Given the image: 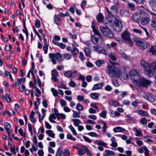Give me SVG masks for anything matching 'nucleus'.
Listing matches in <instances>:
<instances>
[{"mask_svg": "<svg viewBox=\"0 0 156 156\" xmlns=\"http://www.w3.org/2000/svg\"><path fill=\"white\" fill-rule=\"evenodd\" d=\"M140 65L146 73V75L150 77L153 76L156 72V61L150 63L142 59L140 62Z\"/></svg>", "mask_w": 156, "mask_h": 156, "instance_id": "f257e3e1", "label": "nucleus"}, {"mask_svg": "<svg viewBox=\"0 0 156 156\" xmlns=\"http://www.w3.org/2000/svg\"><path fill=\"white\" fill-rule=\"evenodd\" d=\"M49 57L51 61L53 64H56L57 62L55 59L58 62L59 60L63 61L64 59L67 60L70 59L71 58V54L68 53H64L62 55L59 53L57 52L55 53H50L49 54Z\"/></svg>", "mask_w": 156, "mask_h": 156, "instance_id": "f03ea898", "label": "nucleus"}, {"mask_svg": "<svg viewBox=\"0 0 156 156\" xmlns=\"http://www.w3.org/2000/svg\"><path fill=\"white\" fill-rule=\"evenodd\" d=\"M91 28L94 34L91 37L93 42L95 44L101 45L103 42V39L101 37L100 33L98 30V27L96 26L95 22H92Z\"/></svg>", "mask_w": 156, "mask_h": 156, "instance_id": "7ed1b4c3", "label": "nucleus"}, {"mask_svg": "<svg viewBox=\"0 0 156 156\" xmlns=\"http://www.w3.org/2000/svg\"><path fill=\"white\" fill-rule=\"evenodd\" d=\"M107 68V69L106 70V72L111 77L118 78L121 75L122 72L118 68L110 65L108 66Z\"/></svg>", "mask_w": 156, "mask_h": 156, "instance_id": "20e7f679", "label": "nucleus"}, {"mask_svg": "<svg viewBox=\"0 0 156 156\" xmlns=\"http://www.w3.org/2000/svg\"><path fill=\"white\" fill-rule=\"evenodd\" d=\"M134 41L136 45L141 49H144L150 46V44L141 38H135Z\"/></svg>", "mask_w": 156, "mask_h": 156, "instance_id": "39448f33", "label": "nucleus"}, {"mask_svg": "<svg viewBox=\"0 0 156 156\" xmlns=\"http://www.w3.org/2000/svg\"><path fill=\"white\" fill-rule=\"evenodd\" d=\"M151 83V81L146 78L140 77L136 83L140 87L146 88L148 87Z\"/></svg>", "mask_w": 156, "mask_h": 156, "instance_id": "423d86ee", "label": "nucleus"}, {"mask_svg": "<svg viewBox=\"0 0 156 156\" xmlns=\"http://www.w3.org/2000/svg\"><path fill=\"white\" fill-rule=\"evenodd\" d=\"M113 28L114 30L117 32H120L122 30L123 25L121 21L119 18L117 17L115 19Z\"/></svg>", "mask_w": 156, "mask_h": 156, "instance_id": "0eeeda50", "label": "nucleus"}, {"mask_svg": "<svg viewBox=\"0 0 156 156\" xmlns=\"http://www.w3.org/2000/svg\"><path fill=\"white\" fill-rule=\"evenodd\" d=\"M130 76L131 79L135 83H136L140 78L139 73L135 69H133L130 71Z\"/></svg>", "mask_w": 156, "mask_h": 156, "instance_id": "6e6552de", "label": "nucleus"}, {"mask_svg": "<svg viewBox=\"0 0 156 156\" xmlns=\"http://www.w3.org/2000/svg\"><path fill=\"white\" fill-rule=\"evenodd\" d=\"M101 30L105 36L110 38L114 37V35L113 33L108 27H102L101 28Z\"/></svg>", "mask_w": 156, "mask_h": 156, "instance_id": "1a4fd4ad", "label": "nucleus"}, {"mask_svg": "<svg viewBox=\"0 0 156 156\" xmlns=\"http://www.w3.org/2000/svg\"><path fill=\"white\" fill-rule=\"evenodd\" d=\"M64 75L68 78H75L78 76V72L76 70H74L73 71L68 70L64 73Z\"/></svg>", "mask_w": 156, "mask_h": 156, "instance_id": "9d476101", "label": "nucleus"}, {"mask_svg": "<svg viewBox=\"0 0 156 156\" xmlns=\"http://www.w3.org/2000/svg\"><path fill=\"white\" fill-rule=\"evenodd\" d=\"M121 37L124 40L128 41L131 44L133 43V41L130 38L129 34L127 31H125L122 34Z\"/></svg>", "mask_w": 156, "mask_h": 156, "instance_id": "9b49d317", "label": "nucleus"}, {"mask_svg": "<svg viewBox=\"0 0 156 156\" xmlns=\"http://www.w3.org/2000/svg\"><path fill=\"white\" fill-rule=\"evenodd\" d=\"M150 21V19L147 16L142 17L140 19V22L143 25H146L148 24Z\"/></svg>", "mask_w": 156, "mask_h": 156, "instance_id": "f8f14e48", "label": "nucleus"}, {"mask_svg": "<svg viewBox=\"0 0 156 156\" xmlns=\"http://www.w3.org/2000/svg\"><path fill=\"white\" fill-rule=\"evenodd\" d=\"M83 148V149L81 148H77V154L78 156H81L86 153V150L85 147H87L86 146L83 145L81 146Z\"/></svg>", "mask_w": 156, "mask_h": 156, "instance_id": "ddd939ff", "label": "nucleus"}, {"mask_svg": "<svg viewBox=\"0 0 156 156\" xmlns=\"http://www.w3.org/2000/svg\"><path fill=\"white\" fill-rule=\"evenodd\" d=\"M52 77L51 79L55 81H58L57 76L58 75V72L55 69L53 70L51 72Z\"/></svg>", "mask_w": 156, "mask_h": 156, "instance_id": "4468645a", "label": "nucleus"}, {"mask_svg": "<svg viewBox=\"0 0 156 156\" xmlns=\"http://www.w3.org/2000/svg\"><path fill=\"white\" fill-rule=\"evenodd\" d=\"M54 21L57 25H59L62 22L61 18L58 15H55L54 17Z\"/></svg>", "mask_w": 156, "mask_h": 156, "instance_id": "2eb2a0df", "label": "nucleus"}, {"mask_svg": "<svg viewBox=\"0 0 156 156\" xmlns=\"http://www.w3.org/2000/svg\"><path fill=\"white\" fill-rule=\"evenodd\" d=\"M105 84V83L102 82L101 83H97L95 84L92 88L93 90H97L99 89Z\"/></svg>", "mask_w": 156, "mask_h": 156, "instance_id": "dca6fc26", "label": "nucleus"}, {"mask_svg": "<svg viewBox=\"0 0 156 156\" xmlns=\"http://www.w3.org/2000/svg\"><path fill=\"white\" fill-rule=\"evenodd\" d=\"M151 26L152 30L156 31V19L153 18L151 20Z\"/></svg>", "mask_w": 156, "mask_h": 156, "instance_id": "f3484780", "label": "nucleus"}, {"mask_svg": "<svg viewBox=\"0 0 156 156\" xmlns=\"http://www.w3.org/2000/svg\"><path fill=\"white\" fill-rule=\"evenodd\" d=\"M136 112L139 115L147 117L149 115V114L147 112L143 110H137Z\"/></svg>", "mask_w": 156, "mask_h": 156, "instance_id": "a211bd4d", "label": "nucleus"}, {"mask_svg": "<svg viewBox=\"0 0 156 156\" xmlns=\"http://www.w3.org/2000/svg\"><path fill=\"white\" fill-rule=\"evenodd\" d=\"M131 18L132 19V20L134 22L136 23L139 22L140 20V16L137 14H135L133 15L131 17Z\"/></svg>", "mask_w": 156, "mask_h": 156, "instance_id": "6ab92c4d", "label": "nucleus"}, {"mask_svg": "<svg viewBox=\"0 0 156 156\" xmlns=\"http://www.w3.org/2000/svg\"><path fill=\"white\" fill-rule=\"evenodd\" d=\"M113 130L115 133L122 132L126 131V130L124 128L118 126L113 128Z\"/></svg>", "mask_w": 156, "mask_h": 156, "instance_id": "aec40b11", "label": "nucleus"}, {"mask_svg": "<svg viewBox=\"0 0 156 156\" xmlns=\"http://www.w3.org/2000/svg\"><path fill=\"white\" fill-rule=\"evenodd\" d=\"M96 19L99 22H103L104 20L103 15L101 13H99L96 16Z\"/></svg>", "mask_w": 156, "mask_h": 156, "instance_id": "412c9836", "label": "nucleus"}, {"mask_svg": "<svg viewBox=\"0 0 156 156\" xmlns=\"http://www.w3.org/2000/svg\"><path fill=\"white\" fill-rule=\"evenodd\" d=\"M84 51L86 56L87 57H90L91 51L90 48L85 47Z\"/></svg>", "mask_w": 156, "mask_h": 156, "instance_id": "4be33fe9", "label": "nucleus"}, {"mask_svg": "<svg viewBox=\"0 0 156 156\" xmlns=\"http://www.w3.org/2000/svg\"><path fill=\"white\" fill-rule=\"evenodd\" d=\"M35 115V112L33 111H32L30 115V120L32 122H36L34 116Z\"/></svg>", "mask_w": 156, "mask_h": 156, "instance_id": "5701e85b", "label": "nucleus"}, {"mask_svg": "<svg viewBox=\"0 0 156 156\" xmlns=\"http://www.w3.org/2000/svg\"><path fill=\"white\" fill-rule=\"evenodd\" d=\"M56 117V116L54 113L50 114L49 117V120L51 122L55 123V121L53 120V119H55Z\"/></svg>", "mask_w": 156, "mask_h": 156, "instance_id": "b1692460", "label": "nucleus"}, {"mask_svg": "<svg viewBox=\"0 0 156 156\" xmlns=\"http://www.w3.org/2000/svg\"><path fill=\"white\" fill-rule=\"evenodd\" d=\"M60 38L58 36H55L54 37L53 39L52 40L53 43L55 45H56L58 44V42L57 41H59L60 40Z\"/></svg>", "mask_w": 156, "mask_h": 156, "instance_id": "393cba45", "label": "nucleus"}, {"mask_svg": "<svg viewBox=\"0 0 156 156\" xmlns=\"http://www.w3.org/2000/svg\"><path fill=\"white\" fill-rule=\"evenodd\" d=\"M46 134L50 137L54 138L55 137V134L53 133V132L51 130H48L46 131Z\"/></svg>", "mask_w": 156, "mask_h": 156, "instance_id": "a878e982", "label": "nucleus"}, {"mask_svg": "<svg viewBox=\"0 0 156 156\" xmlns=\"http://www.w3.org/2000/svg\"><path fill=\"white\" fill-rule=\"evenodd\" d=\"M56 116L57 117L58 120H59L61 118L63 119H65L66 118V115L63 113H56Z\"/></svg>", "mask_w": 156, "mask_h": 156, "instance_id": "bb28decb", "label": "nucleus"}, {"mask_svg": "<svg viewBox=\"0 0 156 156\" xmlns=\"http://www.w3.org/2000/svg\"><path fill=\"white\" fill-rule=\"evenodd\" d=\"M58 87L64 89H69V88L66 87V84L62 82H61L58 85Z\"/></svg>", "mask_w": 156, "mask_h": 156, "instance_id": "cd10ccee", "label": "nucleus"}, {"mask_svg": "<svg viewBox=\"0 0 156 156\" xmlns=\"http://www.w3.org/2000/svg\"><path fill=\"white\" fill-rule=\"evenodd\" d=\"M120 54L121 56L125 59L129 60L130 59V57L129 56L127 55L126 53L123 52H121Z\"/></svg>", "mask_w": 156, "mask_h": 156, "instance_id": "c85d7f7f", "label": "nucleus"}, {"mask_svg": "<svg viewBox=\"0 0 156 156\" xmlns=\"http://www.w3.org/2000/svg\"><path fill=\"white\" fill-rule=\"evenodd\" d=\"M51 91L53 95L55 97H58V92L54 88H52L51 89Z\"/></svg>", "mask_w": 156, "mask_h": 156, "instance_id": "c756f323", "label": "nucleus"}, {"mask_svg": "<svg viewBox=\"0 0 156 156\" xmlns=\"http://www.w3.org/2000/svg\"><path fill=\"white\" fill-rule=\"evenodd\" d=\"M22 79V78H18L17 80V81L15 82V84L12 85V86L14 87L15 86H17L19 84H21Z\"/></svg>", "mask_w": 156, "mask_h": 156, "instance_id": "7c9ffc66", "label": "nucleus"}, {"mask_svg": "<svg viewBox=\"0 0 156 156\" xmlns=\"http://www.w3.org/2000/svg\"><path fill=\"white\" fill-rule=\"evenodd\" d=\"M72 120L74 122V125L76 126H78L81 122L80 120L78 119H73Z\"/></svg>", "mask_w": 156, "mask_h": 156, "instance_id": "2f4dec72", "label": "nucleus"}, {"mask_svg": "<svg viewBox=\"0 0 156 156\" xmlns=\"http://www.w3.org/2000/svg\"><path fill=\"white\" fill-rule=\"evenodd\" d=\"M90 96L93 99H97L98 98L99 94L97 93H92L91 94Z\"/></svg>", "mask_w": 156, "mask_h": 156, "instance_id": "473e14b6", "label": "nucleus"}, {"mask_svg": "<svg viewBox=\"0 0 156 156\" xmlns=\"http://www.w3.org/2000/svg\"><path fill=\"white\" fill-rule=\"evenodd\" d=\"M79 52V50L76 48H73L71 50V53L73 55H76Z\"/></svg>", "mask_w": 156, "mask_h": 156, "instance_id": "72a5a7b5", "label": "nucleus"}, {"mask_svg": "<svg viewBox=\"0 0 156 156\" xmlns=\"http://www.w3.org/2000/svg\"><path fill=\"white\" fill-rule=\"evenodd\" d=\"M150 51L152 54L154 55L156 54V46H151L150 49Z\"/></svg>", "mask_w": 156, "mask_h": 156, "instance_id": "f704fd0d", "label": "nucleus"}, {"mask_svg": "<svg viewBox=\"0 0 156 156\" xmlns=\"http://www.w3.org/2000/svg\"><path fill=\"white\" fill-rule=\"evenodd\" d=\"M62 151L61 148L59 147L56 152V156H62Z\"/></svg>", "mask_w": 156, "mask_h": 156, "instance_id": "c9c22d12", "label": "nucleus"}, {"mask_svg": "<svg viewBox=\"0 0 156 156\" xmlns=\"http://www.w3.org/2000/svg\"><path fill=\"white\" fill-rule=\"evenodd\" d=\"M105 62L103 60H98L96 62V64L98 66H100L102 64L104 63Z\"/></svg>", "mask_w": 156, "mask_h": 156, "instance_id": "e433bc0d", "label": "nucleus"}, {"mask_svg": "<svg viewBox=\"0 0 156 156\" xmlns=\"http://www.w3.org/2000/svg\"><path fill=\"white\" fill-rule=\"evenodd\" d=\"M79 58L82 62H83L85 59V57H84V55L82 52H79Z\"/></svg>", "mask_w": 156, "mask_h": 156, "instance_id": "4c0bfd02", "label": "nucleus"}, {"mask_svg": "<svg viewBox=\"0 0 156 156\" xmlns=\"http://www.w3.org/2000/svg\"><path fill=\"white\" fill-rule=\"evenodd\" d=\"M5 126V129L6 130H10V129L11 127V125L8 122H5L4 124Z\"/></svg>", "mask_w": 156, "mask_h": 156, "instance_id": "58836bf2", "label": "nucleus"}, {"mask_svg": "<svg viewBox=\"0 0 156 156\" xmlns=\"http://www.w3.org/2000/svg\"><path fill=\"white\" fill-rule=\"evenodd\" d=\"M76 109L79 111H82L83 110V106L80 104H78L76 105Z\"/></svg>", "mask_w": 156, "mask_h": 156, "instance_id": "ea45409f", "label": "nucleus"}, {"mask_svg": "<svg viewBox=\"0 0 156 156\" xmlns=\"http://www.w3.org/2000/svg\"><path fill=\"white\" fill-rule=\"evenodd\" d=\"M144 150V155L145 156H148L149 155V151L147 147L145 146L143 147Z\"/></svg>", "mask_w": 156, "mask_h": 156, "instance_id": "a19ab883", "label": "nucleus"}, {"mask_svg": "<svg viewBox=\"0 0 156 156\" xmlns=\"http://www.w3.org/2000/svg\"><path fill=\"white\" fill-rule=\"evenodd\" d=\"M105 152L106 153L105 154H108V155H111L113 156H114L115 155V153L114 152L109 150H106L105 151Z\"/></svg>", "mask_w": 156, "mask_h": 156, "instance_id": "79ce46f5", "label": "nucleus"}, {"mask_svg": "<svg viewBox=\"0 0 156 156\" xmlns=\"http://www.w3.org/2000/svg\"><path fill=\"white\" fill-rule=\"evenodd\" d=\"M140 122L141 124L143 125H145L147 124V120L145 118H143L140 120Z\"/></svg>", "mask_w": 156, "mask_h": 156, "instance_id": "37998d69", "label": "nucleus"}, {"mask_svg": "<svg viewBox=\"0 0 156 156\" xmlns=\"http://www.w3.org/2000/svg\"><path fill=\"white\" fill-rule=\"evenodd\" d=\"M155 100V97L153 95L149 96L148 101L151 102H153Z\"/></svg>", "mask_w": 156, "mask_h": 156, "instance_id": "c03bdc74", "label": "nucleus"}, {"mask_svg": "<svg viewBox=\"0 0 156 156\" xmlns=\"http://www.w3.org/2000/svg\"><path fill=\"white\" fill-rule=\"evenodd\" d=\"M129 8L132 11H134L135 9V5L132 3L128 2V5Z\"/></svg>", "mask_w": 156, "mask_h": 156, "instance_id": "a18cd8bd", "label": "nucleus"}, {"mask_svg": "<svg viewBox=\"0 0 156 156\" xmlns=\"http://www.w3.org/2000/svg\"><path fill=\"white\" fill-rule=\"evenodd\" d=\"M69 128H70V130L72 132L73 134L74 135H76L77 134V133L76 131V130L72 126V125H70L69 126Z\"/></svg>", "mask_w": 156, "mask_h": 156, "instance_id": "49530a36", "label": "nucleus"}, {"mask_svg": "<svg viewBox=\"0 0 156 156\" xmlns=\"http://www.w3.org/2000/svg\"><path fill=\"white\" fill-rule=\"evenodd\" d=\"M98 53L103 54L105 55H106L107 54V51L105 49H104L102 48H101V49L100 50Z\"/></svg>", "mask_w": 156, "mask_h": 156, "instance_id": "de8ad7c7", "label": "nucleus"}, {"mask_svg": "<svg viewBox=\"0 0 156 156\" xmlns=\"http://www.w3.org/2000/svg\"><path fill=\"white\" fill-rule=\"evenodd\" d=\"M106 112L105 111H103L100 113V116L103 118H105L106 117Z\"/></svg>", "mask_w": 156, "mask_h": 156, "instance_id": "09e8293b", "label": "nucleus"}, {"mask_svg": "<svg viewBox=\"0 0 156 156\" xmlns=\"http://www.w3.org/2000/svg\"><path fill=\"white\" fill-rule=\"evenodd\" d=\"M97 144L98 145H101L104 147H105L107 144L105 143L103 141L100 140L98 142Z\"/></svg>", "mask_w": 156, "mask_h": 156, "instance_id": "8fccbe9b", "label": "nucleus"}, {"mask_svg": "<svg viewBox=\"0 0 156 156\" xmlns=\"http://www.w3.org/2000/svg\"><path fill=\"white\" fill-rule=\"evenodd\" d=\"M70 151L68 150H65L64 151V156H70Z\"/></svg>", "mask_w": 156, "mask_h": 156, "instance_id": "3c124183", "label": "nucleus"}, {"mask_svg": "<svg viewBox=\"0 0 156 156\" xmlns=\"http://www.w3.org/2000/svg\"><path fill=\"white\" fill-rule=\"evenodd\" d=\"M135 135L136 136L142 137L143 135L142 134V132L140 130H138L136 132Z\"/></svg>", "mask_w": 156, "mask_h": 156, "instance_id": "603ef678", "label": "nucleus"}, {"mask_svg": "<svg viewBox=\"0 0 156 156\" xmlns=\"http://www.w3.org/2000/svg\"><path fill=\"white\" fill-rule=\"evenodd\" d=\"M73 116L74 118H79L80 117V113L74 111H73Z\"/></svg>", "mask_w": 156, "mask_h": 156, "instance_id": "864d4df0", "label": "nucleus"}, {"mask_svg": "<svg viewBox=\"0 0 156 156\" xmlns=\"http://www.w3.org/2000/svg\"><path fill=\"white\" fill-rule=\"evenodd\" d=\"M67 137L68 139H70L73 141H75L76 140V138L73 137L72 135L70 133H68L67 134Z\"/></svg>", "mask_w": 156, "mask_h": 156, "instance_id": "5fc2aeb1", "label": "nucleus"}, {"mask_svg": "<svg viewBox=\"0 0 156 156\" xmlns=\"http://www.w3.org/2000/svg\"><path fill=\"white\" fill-rule=\"evenodd\" d=\"M5 100L8 102H10L11 101V99L8 94L7 93L5 94Z\"/></svg>", "mask_w": 156, "mask_h": 156, "instance_id": "6e6d98bb", "label": "nucleus"}, {"mask_svg": "<svg viewBox=\"0 0 156 156\" xmlns=\"http://www.w3.org/2000/svg\"><path fill=\"white\" fill-rule=\"evenodd\" d=\"M86 153H87L88 156H92V154L90 150L88 149L87 147H85Z\"/></svg>", "mask_w": 156, "mask_h": 156, "instance_id": "4d7b16f0", "label": "nucleus"}, {"mask_svg": "<svg viewBox=\"0 0 156 156\" xmlns=\"http://www.w3.org/2000/svg\"><path fill=\"white\" fill-rule=\"evenodd\" d=\"M60 104L62 106H64L66 105L67 102L64 100L61 99L60 100Z\"/></svg>", "mask_w": 156, "mask_h": 156, "instance_id": "13d9d810", "label": "nucleus"}, {"mask_svg": "<svg viewBox=\"0 0 156 156\" xmlns=\"http://www.w3.org/2000/svg\"><path fill=\"white\" fill-rule=\"evenodd\" d=\"M48 46L46 44H45L44 45L43 47V50L44 51V53L45 54H46L48 52Z\"/></svg>", "mask_w": 156, "mask_h": 156, "instance_id": "bf43d9fd", "label": "nucleus"}, {"mask_svg": "<svg viewBox=\"0 0 156 156\" xmlns=\"http://www.w3.org/2000/svg\"><path fill=\"white\" fill-rule=\"evenodd\" d=\"M112 84L115 87H118L119 86V84L118 83L117 80L116 79H113L112 80Z\"/></svg>", "mask_w": 156, "mask_h": 156, "instance_id": "052dcab7", "label": "nucleus"}, {"mask_svg": "<svg viewBox=\"0 0 156 156\" xmlns=\"http://www.w3.org/2000/svg\"><path fill=\"white\" fill-rule=\"evenodd\" d=\"M87 134L92 137H97L98 134L95 133L94 132H91L88 133Z\"/></svg>", "mask_w": 156, "mask_h": 156, "instance_id": "680f3d73", "label": "nucleus"}, {"mask_svg": "<svg viewBox=\"0 0 156 156\" xmlns=\"http://www.w3.org/2000/svg\"><path fill=\"white\" fill-rule=\"evenodd\" d=\"M69 85L72 87H74L76 85V83L73 81H71L69 83Z\"/></svg>", "mask_w": 156, "mask_h": 156, "instance_id": "e2e57ef3", "label": "nucleus"}, {"mask_svg": "<svg viewBox=\"0 0 156 156\" xmlns=\"http://www.w3.org/2000/svg\"><path fill=\"white\" fill-rule=\"evenodd\" d=\"M94 48L95 51L98 53L100 50L101 49V47L99 46H94Z\"/></svg>", "mask_w": 156, "mask_h": 156, "instance_id": "0e129e2a", "label": "nucleus"}, {"mask_svg": "<svg viewBox=\"0 0 156 156\" xmlns=\"http://www.w3.org/2000/svg\"><path fill=\"white\" fill-rule=\"evenodd\" d=\"M19 132L20 135L24 137L25 136V134L24 133V132L23 129L22 128H20L18 130Z\"/></svg>", "mask_w": 156, "mask_h": 156, "instance_id": "69168bd1", "label": "nucleus"}, {"mask_svg": "<svg viewBox=\"0 0 156 156\" xmlns=\"http://www.w3.org/2000/svg\"><path fill=\"white\" fill-rule=\"evenodd\" d=\"M56 45L58 46L60 48H61L62 49L66 47V45L65 44H63L62 43H58V44H56Z\"/></svg>", "mask_w": 156, "mask_h": 156, "instance_id": "338daca9", "label": "nucleus"}, {"mask_svg": "<svg viewBox=\"0 0 156 156\" xmlns=\"http://www.w3.org/2000/svg\"><path fill=\"white\" fill-rule=\"evenodd\" d=\"M83 138L85 141L88 143H91L92 141V140H90L88 137L85 136H83Z\"/></svg>", "mask_w": 156, "mask_h": 156, "instance_id": "774afa93", "label": "nucleus"}]
</instances>
